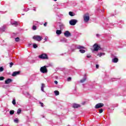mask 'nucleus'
Masks as SVG:
<instances>
[{"instance_id":"obj_33","label":"nucleus","mask_w":126,"mask_h":126,"mask_svg":"<svg viewBox=\"0 0 126 126\" xmlns=\"http://www.w3.org/2000/svg\"><path fill=\"white\" fill-rule=\"evenodd\" d=\"M4 79V77H0V81L3 80Z\"/></svg>"},{"instance_id":"obj_5","label":"nucleus","mask_w":126,"mask_h":126,"mask_svg":"<svg viewBox=\"0 0 126 126\" xmlns=\"http://www.w3.org/2000/svg\"><path fill=\"white\" fill-rule=\"evenodd\" d=\"M40 71L42 73H47L48 72V69H47V66H44L41 67L40 69Z\"/></svg>"},{"instance_id":"obj_31","label":"nucleus","mask_w":126,"mask_h":126,"mask_svg":"<svg viewBox=\"0 0 126 126\" xmlns=\"http://www.w3.org/2000/svg\"><path fill=\"white\" fill-rule=\"evenodd\" d=\"M39 104H40V105H41V107H44V103H43V102L39 101Z\"/></svg>"},{"instance_id":"obj_10","label":"nucleus","mask_w":126,"mask_h":126,"mask_svg":"<svg viewBox=\"0 0 126 126\" xmlns=\"http://www.w3.org/2000/svg\"><path fill=\"white\" fill-rule=\"evenodd\" d=\"M11 82H12V79L8 78L5 81V84H9Z\"/></svg>"},{"instance_id":"obj_40","label":"nucleus","mask_w":126,"mask_h":126,"mask_svg":"<svg viewBox=\"0 0 126 126\" xmlns=\"http://www.w3.org/2000/svg\"><path fill=\"white\" fill-rule=\"evenodd\" d=\"M96 36H99V34H96Z\"/></svg>"},{"instance_id":"obj_30","label":"nucleus","mask_w":126,"mask_h":126,"mask_svg":"<svg viewBox=\"0 0 126 126\" xmlns=\"http://www.w3.org/2000/svg\"><path fill=\"white\" fill-rule=\"evenodd\" d=\"M12 104H13V105H16V102L15 101V99L13 100Z\"/></svg>"},{"instance_id":"obj_20","label":"nucleus","mask_w":126,"mask_h":126,"mask_svg":"<svg viewBox=\"0 0 126 126\" xmlns=\"http://www.w3.org/2000/svg\"><path fill=\"white\" fill-rule=\"evenodd\" d=\"M17 114L19 115L20 114H21V109L19 108L17 110Z\"/></svg>"},{"instance_id":"obj_38","label":"nucleus","mask_w":126,"mask_h":126,"mask_svg":"<svg viewBox=\"0 0 126 126\" xmlns=\"http://www.w3.org/2000/svg\"><path fill=\"white\" fill-rule=\"evenodd\" d=\"M54 83H55V84H58V82L57 81H55Z\"/></svg>"},{"instance_id":"obj_32","label":"nucleus","mask_w":126,"mask_h":126,"mask_svg":"<svg viewBox=\"0 0 126 126\" xmlns=\"http://www.w3.org/2000/svg\"><path fill=\"white\" fill-rule=\"evenodd\" d=\"M103 113V109H100L99 110V114H102Z\"/></svg>"},{"instance_id":"obj_11","label":"nucleus","mask_w":126,"mask_h":126,"mask_svg":"<svg viewBox=\"0 0 126 126\" xmlns=\"http://www.w3.org/2000/svg\"><path fill=\"white\" fill-rule=\"evenodd\" d=\"M20 73V71H15L12 74V76H16V75L19 74Z\"/></svg>"},{"instance_id":"obj_23","label":"nucleus","mask_w":126,"mask_h":126,"mask_svg":"<svg viewBox=\"0 0 126 126\" xmlns=\"http://www.w3.org/2000/svg\"><path fill=\"white\" fill-rule=\"evenodd\" d=\"M16 42H19L20 41V39H19V37H16L15 39Z\"/></svg>"},{"instance_id":"obj_39","label":"nucleus","mask_w":126,"mask_h":126,"mask_svg":"<svg viewBox=\"0 0 126 126\" xmlns=\"http://www.w3.org/2000/svg\"><path fill=\"white\" fill-rule=\"evenodd\" d=\"M82 104V105H85V102H83Z\"/></svg>"},{"instance_id":"obj_2","label":"nucleus","mask_w":126,"mask_h":126,"mask_svg":"<svg viewBox=\"0 0 126 126\" xmlns=\"http://www.w3.org/2000/svg\"><path fill=\"white\" fill-rule=\"evenodd\" d=\"M32 39H33V40H35V41L40 42V41H42V40L43 39V37L40 35H34L33 36Z\"/></svg>"},{"instance_id":"obj_24","label":"nucleus","mask_w":126,"mask_h":126,"mask_svg":"<svg viewBox=\"0 0 126 126\" xmlns=\"http://www.w3.org/2000/svg\"><path fill=\"white\" fill-rule=\"evenodd\" d=\"M14 114V110L10 111V115H13Z\"/></svg>"},{"instance_id":"obj_3","label":"nucleus","mask_w":126,"mask_h":126,"mask_svg":"<svg viewBox=\"0 0 126 126\" xmlns=\"http://www.w3.org/2000/svg\"><path fill=\"white\" fill-rule=\"evenodd\" d=\"M90 20V17L89 16V13H86L84 15V20L85 22H88Z\"/></svg>"},{"instance_id":"obj_25","label":"nucleus","mask_w":126,"mask_h":126,"mask_svg":"<svg viewBox=\"0 0 126 126\" xmlns=\"http://www.w3.org/2000/svg\"><path fill=\"white\" fill-rule=\"evenodd\" d=\"M37 27L36 26H33L32 27V30H36Z\"/></svg>"},{"instance_id":"obj_12","label":"nucleus","mask_w":126,"mask_h":126,"mask_svg":"<svg viewBox=\"0 0 126 126\" xmlns=\"http://www.w3.org/2000/svg\"><path fill=\"white\" fill-rule=\"evenodd\" d=\"M119 62V59L117 58H115L114 59H112V62L114 63H117Z\"/></svg>"},{"instance_id":"obj_18","label":"nucleus","mask_w":126,"mask_h":126,"mask_svg":"<svg viewBox=\"0 0 126 126\" xmlns=\"http://www.w3.org/2000/svg\"><path fill=\"white\" fill-rule=\"evenodd\" d=\"M54 93H55L56 96H58V95H60V92L58 91H54Z\"/></svg>"},{"instance_id":"obj_19","label":"nucleus","mask_w":126,"mask_h":126,"mask_svg":"<svg viewBox=\"0 0 126 126\" xmlns=\"http://www.w3.org/2000/svg\"><path fill=\"white\" fill-rule=\"evenodd\" d=\"M104 55H105V53H99L97 54V56H98L100 57H102V56H104Z\"/></svg>"},{"instance_id":"obj_8","label":"nucleus","mask_w":126,"mask_h":126,"mask_svg":"<svg viewBox=\"0 0 126 126\" xmlns=\"http://www.w3.org/2000/svg\"><path fill=\"white\" fill-rule=\"evenodd\" d=\"M64 35L65 37H70V36H71V33H70L68 31H66L64 33Z\"/></svg>"},{"instance_id":"obj_13","label":"nucleus","mask_w":126,"mask_h":126,"mask_svg":"<svg viewBox=\"0 0 126 126\" xmlns=\"http://www.w3.org/2000/svg\"><path fill=\"white\" fill-rule=\"evenodd\" d=\"M77 49H78V50H81L82 49H85V47L79 45L77 47Z\"/></svg>"},{"instance_id":"obj_36","label":"nucleus","mask_w":126,"mask_h":126,"mask_svg":"<svg viewBox=\"0 0 126 126\" xmlns=\"http://www.w3.org/2000/svg\"><path fill=\"white\" fill-rule=\"evenodd\" d=\"M87 58H88V59H89L90 58H91V55L87 56Z\"/></svg>"},{"instance_id":"obj_28","label":"nucleus","mask_w":126,"mask_h":126,"mask_svg":"<svg viewBox=\"0 0 126 126\" xmlns=\"http://www.w3.org/2000/svg\"><path fill=\"white\" fill-rule=\"evenodd\" d=\"M12 65H13V63H12V62L10 63L9 67H12Z\"/></svg>"},{"instance_id":"obj_16","label":"nucleus","mask_w":126,"mask_h":126,"mask_svg":"<svg viewBox=\"0 0 126 126\" xmlns=\"http://www.w3.org/2000/svg\"><path fill=\"white\" fill-rule=\"evenodd\" d=\"M86 77L84 78L83 79L80 80L81 83H83L86 81Z\"/></svg>"},{"instance_id":"obj_9","label":"nucleus","mask_w":126,"mask_h":126,"mask_svg":"<svg viewBox=\"0 0 126 126\" xmlns=\"http://www.w3.org/2000/svg\"><path fill=\"white\" fill-rule=\"evenodd\" d=\"M72 107L73 108H74V109H76L77 108H80V107H81V105L77 103H74L73 104Z\"/></svg>"},{"instance_id":"obj_34","label":"nucleus","mask_w":126,"mask_h":126,"mask_svg":"<svg viewBox=\"0 0 126 126\" xmlns=\"http://www.w3.org/2000/svg\"><path fill=\"white\" fill-rule=\"evenodd\" d=\"M71 80V77H68L67 78V81H70Z\"/></svg>"},{"instance_id":"obj_17","label":"nucleus","mask_w":126,"mask_h":126,"mask_svg":"<svg viewBox=\"0 0 126 126\" xmlns=\"http://www.w3.org/2000/svg\"><path fill=\"white\" fill-rule=\"evenodd\" d=\"M44 87H45V84H41V91H42L43 92H45V91H44Z\"/></svg>"},{"instance_id":"obj_27","label":"nucleus","mask_w":126,"mask_h":126,"mask_svg":"<svg viewBox=\"0 0 126 126\" xmlns=\"http://www.w3.org/2000/svg\"><path fill=\"white\" fill-rule=\"evenodd\" d=\"M33 47L34 49H36V48H38V46L37 45V44H33Z\"/></svg>"},{"instance_id":"obj_22","label":"nucleus","mask_w":126,"mask_h":126,"mask_svg":"<svg viewBox=\"0 0 126 126\" xmlns=\"http://www.w3.org/2000/svg\"><path fill=\"white\" fill-rule=\"evenodd\" d=\"M12 25H15V26L18 25V23L17 22H14V23H12Z\"/></svg>"},{"instance_id":"obj_21","label":"nucleus","mask_w":126,"mask_h":126,"mask_svg":"<svg viewBox=\"0 0 126 126\" xmlns=\"http://www.w3.org/2000/svg\"><path fill=\"white\" fill-rule=\"evenodd\" d=\"M79 52H80V53H81L82 54H84V53H85V50L83 49H80L79 50Z\"/></svg>"},{"instance_id":"obj_6","label":"nucleus","mask_w":126,"mask_h":126,"mask_svg":"<svg viewBox=\"0 0 126 126\" xmlns=\"http://www.w3.org/2000/svg\"><path fill=\"white\" fill-rule=\"evenodd\" d=\"M77 23V20L75 19H72L69 21L70 25H72V26L75 25Z\"/></svg>"},{"instance_id":"obj_4","label":"nucleus","mask_w":126,"mask_h":126,"mask_svg":"<svg viewBox=\"0 0 126 126\" xmlns=\"http://www.w3.org/2000/svg\"><path fill=\"white\" fill-rule=\"evenodd\" d=\"M39 59H41V60H48L49 58L48 57V55L46 54H42L38 56Z\"/></svg>"},{"instance_id":"obj_15","label":"nucleus","mask_w":126,"mask_h":126,"mask_svg":"<svg viewBox=\"0 0 126 126\" xmlns=\"http://www.w3.org/2000/svg\"><path fill=\"white\" fill-rule=\"evenodd\" d=\"M69 15H70V16H74V15H75V14L73 12L70 11L69 12Z\"/></svg>"},{"instance_id":"obj_7","label":"nucleus","mask_w":126,"mask_h":126,"mask_svg":"<svg viewBox=\"0 0 126 126\" xmlns=\"http://www.w3.org/2000/svg\"><path fill=\"white\" fill-rule=\"evenodd\" d=\"M102 107H104V103H98L95 106V109H100V108H102Z\"/></svg>"},{"instance_id":"obj_35","label":"nucleus","mask_w":126,"mask_h":126,"mask_svg":"<svg viewBox=\"0 0 126 126\" xmlns=\"http://www.w3.org/2000/svg\"><path fill=\"white\" fill-rule=\"evenodd\" d=\"M47 24H48V23L45 22V23L44 24V26H45V27H46V26H47Z\"/></svg>"},{"instance_id":"obj_26","label":"nucleus","mask_w":126,"mask_h":126,"mask_svg":"<svg viewBox=\"0 0 126 126\" xmlns=\"http://www.w3.org/2000/svg\"><path fill=\"white\" fill-rule=\"evenodd\" d=\"M14 122L15 123H16L17 124H18L19 121L18 120V119H15V120H14Z\"/></svg>"},{"instance_id":"obj_37","label":"nucleus","mask_w":126,"mask_h":126,"mask_svg":"<svg viewBox=\"0 0 126 126\" xmlns=\"http://www.w3.org/2000/svg\"><path fill=\"white\" fill-rule=\"evenodd\" d=\"M96 68H99V65L96 64Z\"/></svg>"},{"instance_id":"obj_41","label":"nucleus","mask_w":126,"mask_h":126,"mask_svg":"<svg viewBox=\"0 0 126 126\" xmlns=\"http://www.w3.org/2000/svg\"><path fill=\"white\" fill-rule=\"evenodd\" d=\"M55 1H57L58 0H54Z\"/></svg>"},{"instance_id":"obj_14","label":"nucleus","mask_w":126,"mask_h":126,"mask_svg":"<svg viewBox=\"0 0 126 126\" xmlns=\"http://www.w3.org/2000/svg\"><path fill=\"white\" fill-rule=\"evenodd\" d=\"M56 34L57 35H61V34H62V31L57 30L56 31Z\"/></svg>"},{"instance_id":"obj_1","label":"nucleus","mask_w":126,"mask_h":126,"mask_svg":"<svg viewBox=\"0 0 126 126\" xmlns=\"http://www.w3.org/2000/svg\"><path fill=\"white\" fill-rule=\"evenodd\" d=\"M94 50L93 51L94 52H98L99 50H101V46L98 44V43H95L93 45Z\"/></svg>"},{"instance_id":"obj_29","label":"nucleus","mask_w":126,"mask_h":126,"mask_svg":"<svg viewBox=\"0 0 126 126\" xmlns=\"http://www.w3.org/2000/svg\"><path fill=\"white\" fill-rule=\"evenodd\" d=\"M4 68L3 67H0V72H2L3 70H4Z\"/></svg>"}]
</instances>
